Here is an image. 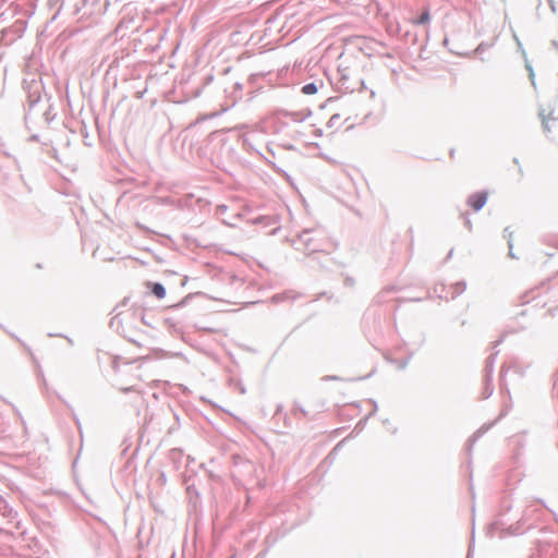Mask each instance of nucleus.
<instances>
[{
	"label": "nucleus",
	"instance_id": "obj_1",
	"mask_svg": "<svg viewBox=\"0 0 558 558\" xmlns=\"http://www.w3.org/2000/svg\"><path fill=\"white\" fill-rule=\"evenodd\" d=\"M487 192H478L469 196L468 204L473 210L482 209L487 202Z\"/></svg>",
	"mask_w": 558,
	"mask_h": 558
},
{
	"label": "nucleus",
	"instance_id": "obj_2",
	"mask_svg": "<svg viewBox=\"0 0 558 558\" xmlns=\"http://www.w3.org/2000/svg\"><path fill=\"white\" fill-rule=\"evenodd\" d=\"M429 20H430L429 11H428V9H425L417 19L412 21V24L425 25V24L429 23Z\"/></svg>",
	"mask_w": 558,
	"mask_h": 558
},
{
	"label": "nucleus",
	"instance_id": "obj_3",
	"mask_svg": "<svg viewBox=\"0 0 558 558\" xmlns=\"http://www.w3.org/2000/svg\"><path fill=\"white\" fill-rule=\"evenodd\" d=\"M151 292L158 298L163 299L166 296V289L161 283L151 284Z\"/></svg>",
	"mask_w": 558,
	"mask_h": 558
},
{
	"label": "nucleus",
	"instance_id": "obj_4",
	"mask_svg": "<svg viewBox=\"0 0 558 558\" xmlns=\"http://www.w3.org/2000/svg\"><path fill=\"white\" fill-rule=\"evenodd\" d=\"M302 92L305 95H314L317 93V86L314 83L306 84L302 87Z\"/></svg>",
	"mask_w": 558,
	"mask_h": 558
},
{
	"label": "nucleus",
	"instance_id": "obj_5",
	"mask_svg": "<svg viewBox=\"0 0 558 558\" xmlns=\"http://www.w3.org/2000/svg\"><path fill=\"white\" fill-rule=\"evenodd\" d=\"M338 119H339V116L335 114V116L331 117L330 122H333L335 120H338Z\"/></svg>",
	"mask_w": 558,
	"mask_h": 558
}]
</instances>
